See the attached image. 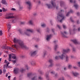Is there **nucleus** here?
Returning <instances> with one entry per match:
<instances>
[{"label": "nucleus", "mask_w": 80, "mask_h": 80, "mask_svg": "<svg viewBox=\"0 0 80 80\" xmlns=\"http://www.w3.org/2000/svg\"><path fill=\"white\" fill-rule=\"evenodd\" d=\"M58 56H56L55 57V59L56 60H58L60 58V59H63L65 58V52L63 51L61 52H58Z\"/></svg>", "instance_id": "f257e3e1"}, {"label": "nucleus", "mask_w": 80, "mask_h": 80, "mask_svg": "<svg viewBox=\"0 0 80 80\" xmlns=\"http://www.w3.org/2000/svg\"><path fill=\"white\" fill-rule=\"evenodd\" d=\"M12 15H13V13H9L6 16L5 18H6V19H10V18H14V17L12 16Z\"/></svg>", "instance_id": "f03ea898"}, {"label": "nucleus", "mask_w": 80, "mask_h": 80, "mask_svg": "<svg viewBox=\"0 0 80 80\" xmlns=\"http://www.w3.org/2000/svg\"><path fill=\"white\" fill-rule=\"evenodd\" d=\"M28 32H33V30L32 29H27L25 32V34L27 36H30V33Z\"/></svg>", "instance_id": "7ed1b4c3"}, {"label": "nucleus", "mask_w": 80, "mask_h": 80, "mask_svg": "<svg viewBox=\"0 0 80 80\" xmlns=\"http://www.w3.org/2000/svg\"><path fill=\"white\" fill-rule=\"evenodd\" d=\"M5 48H5L7 50H11V51L13 52V53H15V49H13V48H12L8 46V47H4Z\"/></svg>", "instance_id": "20e7f679"}, {"label": "nucleus", "mask_w": 80, "mask_h": 80, "mask_svg": "<svg viewBox=\"0 0 80 80\" xmlns=\"http://www.w3.org/2000/svg\"><path fill=\"white\" fill-rule=\"evenodd\" d=\"M27 47L26 46L24 45V43L22 41H21L20 42V48H22L23 49H24L25 48H26Z\"/></svg>", "instance_id": "39448f33"}, {"label": "nucleus", "mask_w": 80, "mask_h": 80, "mask_svg": "<svg viewBox=\"0 0 80 80\" xmlns=\"http://www.w3.org/2000/svg\"><path fill=\"white\" fill-rule=\"evenodd\" d=\"M13 41L14 43H16L19 45V46H20V40L16 39V38H14Z\"/></svg>", "instance_id": "423d86ee"}, {"label": "nucleus", "mask_w": 80, "mask_h": 80, "mask_svg": "<svg viewBox=\"0 0 80 80\" xmlns=\"http://www.w3.org/2000/svg\"><path fill=\"white\" fill-rule=\"evenodd\" d=\"M13 72L14 74H17L19 73V69L18 68H14Z\"/></svg>", "instance_id": "0eeeda50"}, {"label": "nucleus", "mask_w": 80, "mask_h": 80, "mask_svg": "<svg viewBox=\"0 0 80 80\" xmlns=\"http://www.w3.org/2000/svg\"><path fill=\"white\" fill-rule=\"evenodd\" d=\"M36 53H37V51H33L30 52L29 55L32 57L33 56H34V55H35Z\"/></svg>", "instance_id": "6e6552de"}, {"label": "nucleus", "mask_w": 80, "mask_h": 80, "mask_svg": "<svg viewBox=\"0 0 80 80\" xmlns=\"http://www.w3.org/2000/svg\"><path fill=\"white\" fill-rule=\"evenodd\" d=\"M26 3L28 5V6H27L28 8H29V9H31V8H32L31 7V3L30 2V1H28L26 2Z\"/></svg>", "instance_id": "1a4fd4ad"}, {"label": "nucleus", "mask_w": 80, "mask_h": 80, "mask_svg": "<svg viewBox=\"0 0 80 80\" xmlns=\"http://www.w3.org/2000/svg\"><path fill=\"white\" fill-rule=\"evenodd\" d=\"M72 74L75 77H77V76L79 75V73L77 72H72Z\"/></svg>", "instance_id": "9d476101"}, {"label": "nucleus", "mask_w": 80, "mask_h": 80, "mask_svg": "<svg viewBox=\"0 0 80 80\" xmlns=\"http://www.w3.org/2000/svg\"><path fill=\"white\" fill-rule=\"evenodd\" d=\"M9 64H10V63H8V64H5L4 66V67H5V68H12V66H8Z\"/></svg>", "instance_id": "9b49d317"}, {"label": "nucleus", "mask_w": 80, "mask_h": 80, "mask_svg": "<svg viewBox=\"0 0 80 80\" xmlns=\"http://www.w3.org/2000/svg\"><path fill=\"white\" fill-rule=\"evenodd\" d=\"M62 51L63 52L65 53H68V52H69L70 51V49H63L62 50Z\"/></svg>", "instance_id": "f8f14e48"}, {"label": "nucleus", "mask_w": 80, "mask_h": 80, "mask_svg": "<svg viewBox=\"0 0 80 80\" xmlns=\"http://www.w3.org/2000/svg\"><path fill=\"white\" fill-rule=\"evenodd\" d=\"M1 3L3 5H7V3L5 0H2L1 2Z\"/></svg>", "instance_id": "ddd939ff"}, {"label": "nucleus", "mask_w": 80, "mask_h": 80, "mask_svg": "<svg viewBox=\"0 0 80 80\" xmlns=\"http://www.w3.org/2000/svg\"><path fill=\"white\" fill-rule=\"evenodd\" d=\"M51 37H52V35H48L47 36V38H46L47 40L48 41V40L50 39V38H51Z\"/></svg>", "instance_id": "4468645a"}, {"label": "nucleus", "mask_w": 80, "mask_h": 80, "mask_svg": "<svg viewBox=\"0 0 80 80\" xmlns=\"http://www.w3.org/2000/svg\"><path fill=\"white\" fill-rule=\"evenodd\" d=\"M59 16L60 18H62V19L60 21V22H62V20H63V18H64V17H63V15L62 14L59 15Z\"/></svg>", "instance_id": "2eb2a0df"}, {"label": "nucleus", "mask_w": 80, "mask_h": 80, "mask_svg": "<svg viewBox=\"0 0 80 80\" xmlns=\"http://www.w3.org/2000/svg\"><path fill=\"white\" fill-rule=\"evenodd\" d=\"M33 21L32 20H30L29 21L28 23V25H33Z\"/></svg>", "instance_id": "dca6fc26"}, {"label": "nucleus", "mask_w": 80, "mask_h": 80, "mask_svg": "<svg viewBox=\"0 0 80 80\" xmlns=\"http://www.w3.org/2000/svg\"><path fill=\"white\" fill-rule=\"evenodd\" d=\"M7 26L8 28V31H9V30L10 29V28L11 27V25L9 24V23H8L7 24Z\"/></svg>", "instance_id": "f3484780"}, {"label": "nucleus", "mask_w": 80, "mask_h": 80, "mask_svg": "<svg viewBox=\"0 0 80 80\" xmlns=\"http://www.w3.org/2000/svg\"><path fill=\"white\" fill-rule=\"evenodd\" d=\"M46 5L48 7V8H52V7L50 4H47Z\"/></svg>", "instance_id": "a211bd4d"}, {"label": "nucleus", "mask_w": 80, "mask_h": 80, "mask_svg": "<svg viewBox=\"0 0 80 80\" xmlns=\"http://www.w3.org/2000/svg\"><path fill=\"white\" fill-rule=\"evenodd\" d=\"M72 42L75 43V44H77L78 43V42H77V40L76 39H73L72 40Z\"/></svg>", "instance_id": "6ab92c4d"}, {"label": "nucleus", "mask_w": 80, "mask_h": 80, "mask_svg": "<svg viewBox=\"0 0 80 80\" xmlns=\"http://www.w3.org/2000/svg\"><path fill=\"white\" fill-rule=\"evenodd\" d=\"M16 22H17V19L16 18L12 20V23H15Z\"/></svg>", "instance_id": "aec40b11"}, {"label": "nucleus", "mask_w": 80, "mask_h": 80, "mask_svg": "<svg viewBox=\"0 0 80 80\" xmlns=\"http://www.w3.org/2000/svg\"><path fill=\"white\" fill-rule=\"evenodd\" d=\"M51 4H52V7L55 8V3L54 2H53V1H51Z\"/></svg>", "instance_id": "412c9836"}, {"label": "nucleus", "mask_w": 80, "mask_h": 80, "mask_svg": "<svg viewBox=\"0 0 80 80\" xmlns=\"http://www.w3.org/2000/svg\"><path fill=\"white\" fill-rule=\"evenodd\" d=\"M65 34H67V32H64V33H62V37H66V36L65 35Z\"/></svg>", "instance_id": "4be33fe9"}, {"label": "nucleus", "mask_w": 80, "mask_h": 80, "mask_svg": "<svg viewBox=\"0 0 80 80\" xmlns=\"http://www.w3.org/2000/svg\"><path fill=\"white\" fill-rule=\"evenodd\" d=\"M2 11L3 12H7V11H8V9H5L4 8H2Z\"/></svg>", "instance_id": "5701e85b"}, {"label": "nucleus", "mask_w": 80, "mask_h": 80, "mask_svg": "<svg viewBox=\"0 0 80 80\" xmlns=\"http://www.w3.org/2000/svg\"><path fill=\"white\" fill-rule=\"evenodd\" d=\"M12 58H13V59H15V58H16L15 55L14 54H12Z\"/></svg>", "instance_id": "b1692460"}, {"label": "nucleus", "mask_w": 80, "mask_h": 80, "mask_svg": "<svg viewBox=\"0 0 80 80\" xmlns=\"http://www.w3.org/2000/svg\"><path fill=\"white\" fill-rule=\"evenodd\" d=\"M46 54H47V52H43V54L42 55V57H45V56L46 55Z\"/></svg>", "instance_id": "393cba45"}, {"label": "nucleus", "mask_w": 80, "mask_h": 80, "mask_svg": "<svg viewBox=\"0 0 80 80\" xmlns=\"http://www.w3.org/2000/svg\"><path fill=\"white\" fill-rule=\"evenodd\" d=\"M58 80H65V79L63 77H62L59 78Z\"/></svg>", "instance_id": "a878e982"}, {"label": "nucleus", "mask_w": 80, "mask_h": 80, "mask_svg": "<svg viewBox=\"0 0 80 80\" xmlns=\"http://www.w3.org/2000/svg\"><path fill=\"white\" fill-rule=\"evenodd\" d=\"M74 7H75L77 9L78 8V6L77 4H75L74 5Z\"/></svg>", "instance_id": "bb28decb"}, {"label": "nucleus", "mask_w": 80, "mask_h": 80, "mask_svg": "<svg viewBox=\"0 0 80 80\" xmlns=\"http://www.w3.org/2000/svg\"><path fill=\"white\" fill-rule=\"evenodd\" d=\"M58 45H55L54 46V50H57V48H58Z\"/></svg>", "instance_id": "cd10ccee"}, {"label": "nucleus", "mask_w": 80, "mask_h": 80, "mask_svg": "<svg viewBox=\"0 0 80 80\" xmlns=\"http://www.w3.org/2000/svg\"><path fill=\"white\" fill-rule=\"evenodd\" d=\"M24 71H25V70H23V69L22 68H21V73H23V72H24Z\"/></svg>", "instance_id": "c85d7f7f"}, {"label": "nucleus", "mask_w": 80, "mask_h": 80, "mask_svg": "<svg viewBox=\"0 0 80 80\" xmlns=\"http://www.w3.org/2000/svg\"><path fill=\"white\" fill-rule=\"evenodd\" d=\"M10 10H11L12 11H16V9L15 8H12Z\"/></svg>", "instance_id": "c756f323"}, {"label": "nucleus", "mask_w": 80, "mask_h": 80, "mask_svg": "<svg viewBox=\"0 0 80 80\" xmlns=\"http://www.w3.org/2000/svg\"><path fill=\"white\" fill-rule=\"evenodd\" d=\"M12 47L13 48H17V46H16V44H14V45H12Z\"/></svg>", "instance_id": "7c9ffc66"}, {"label": "nucleus", "mask_w": 80, "mask_h": 80, "mask_svg": "<svg viewBox=\"0 0 80 80\" xmlns=\"http://www.w3.org/2000/svg\"><path fill=\"white\" fill-rule=\"evenodd\" d=\"M72 12H73V11H72V10H71L70 12H68V14L66 15V16H68L69 13H72Z\"/></svg>", "instance_id": "2f4dec72"}, {"label": "nucleus", "mask_w": 80, "mask_h": 80, "mask_svg": "<svg viewBox=\"0 0 80 80\" xmlns=\"http://www.w3.org/2000/svg\"><path fill=\"white\" fill-rule=\"evenodd\" d=\"M32 80H37V77L35 76L34 77L32 78Z\"/></svg>", "instance_id": "473e14b6"}, {"label": "nucleus", "mask_w": 80, "mask_h": 80, "mask_svg": "<svg viewBox=\"0 0 80 80\" xmlns=\"http://www.w3.org/2000/svg\"><path fill=\"white\" fill-rule=\"evenodd\" d=\"M65 57H66V61H68V57L67 56H66Z\"/></svg>", "instance_id": "72a5a7b5"}, {"label": "nucleus", "mask_w": 80, "mask_h": 80, "mask_svg": "<svg viewBox=\"0 0 80 80\" xmlns=\"http://www.w3.org/2000/svg\"><path fill=\"white\" fill-rule=\"evenodd\" d=\"M46 26V25L45 24H43L41 25V27H45Z\"/></svg>", "instance_id": "f704fd0d"}, {"label": "nucleus", "mask_w": 80, "mask_h": 80, "mask_svg": "<svg viewBox=\"0 0 80 80\" xmlns=\"http://www.w3.org/2000/svg\"><path fill=\"white\" fill-rule=\"evenodd\" d=\"M31 64L32 65H35V62H31Z\"/></svg>", "instance_id": "c9c22d12"}, {"label": "nucleus", "mask_w": 80, "mask_h": 80, "mask_svg": "<svg viewBox=\"0 0 80 80\" xmlns=\"http://www.w3.org/2000/svg\"><path fill=\"white\" fill-rule=\"evenodd\" d=\"M25 68L27 70H28V65H26L25 66Z\"/></svg>", "instance_id": "e433bc0d"}, {"label": "nucleus", "mask_w": 80, "mask_h": 80, "mask_svg": "<svg viewBox=\"0 0 80 80\" xmlns=\"http://www.w3.org/2000/svg\"><path fill=\"white\" fill-rule=\"evenodd\" d=\"M3 35V33H2V31H0V36H1Z\"/></svg>", "instance_id": "4c0bfd02"}, {"label": "nucleus", "mask_w": 80, "mask_h": 80, "mask_svg": "<svg viewBox=\"0 0 80 80\" xmlns=\"http://www.w3.org/2000/svg\"><path fill=\"white\" fill-rule=\"evenodd\" d=\"M4 63H7V64H8V63L9 62H8V61H7V60H5L4 61Z\"/></svg>", "instance_id": "58836bf2"}, {"label": "nucleus", "mask_w": 80, "mask_h": 80, "mask_svg": "<svg viewBox=\"0 0 80 80\" xmlns=\"http://www.w3.org/2000/svg\"><path fill=\"white\" fill-rule=\"evenodd\" d=\"M3 73H5V72H6V69H4L3 70Z\"/></svg>", "instance_id": "ea45409f"}, {"label": "nucleus", "mask_w": 80, "mask_h": 80, "mask_svg": "<svg viewBox=\"0 0 80 80\" xmlns=\"http://www.w3.org/2000/svg\"><path fill=\"white\" fill-rule=\"evenodd\" d=\"M72 65H68L69 68H72Z\"/></svg>", "instance_id": "a19ab883"}, {"label": "nucleus", "mask_w": 80, "mask_h": 80, "mask_svg": "<svg viewBox=\"0 0 80 80\" xmlns=\"http://www.w3.org/2000/svg\"><path fill=\"white\" fill-rule=\"evenodd\" d=\"M51 73L52 75H54V74H55V72L54 71L51 72Z\"/></svg>", "instance_id": "79ce46f5"}, {"label": "nucleus", "mask_w": 80, "mask_h": 80, "mask_svg": "<svg viewBox=\"0 0 80 80\" xmlns=\"http://www.w3.org/2000/svg\"><path fill=\"white\" fill-rule=\"evenodd\" d=\"M2 69H0V75H2Z\"/></svg>", "instance_id": "37998d69"}, {"label": "nucleus", "mask_w": 80, "mask_h": 80, "mask_svg": "<svg viewBox=\"0 0 80 80\" xmlns=\"http://www.w3.org/2000/svg\"><path fill=\"white\" fill-rule=\"evenodd\" d=\"M11 56H12V55H11V54H10L9 55V59H11Z\"/></svg>", "instance_id": "c03bdc74"}, {"label": "nucleus", "mask_w": 80, "mask_h": 80, "mask_svg": "<svg viewBox=\"0 0 80 80\" xmlns=\"http://www.w3.org/2000/svg\"><path fill=\"white\" fill-rule=\"evenodd\" d=\"M18 32L19 33H20V29H18Z\"/></svg>", "instance_id": "a18cd8bd"}, {"label": "nucleus", "mask_w": 80, "mask_h": 80, "mask_svg": "<svg viewBox=\"0 0 80 80\" xmlns=\"http://www.w3.org/2000/svg\"><path fill=\"white\" fill-rule=\"evenodd\" d=\"M77 15L78 16H79L80 15V13L79 12H78L77 13Z\"/></svg>", "instance_id": "49530a36"}, {"label": "nucleus", "mask_w": 80, "mask_h": 80, "mask_svg": "<svg viewBox=\"0 0 80 80\" xmlns=\"http://www.w3.org/2000/svg\"><path fill=\"white\" fill-rule=\"evenodd\" d=\"M12 63H13V64H15V63H16V61H15V60L13 61H12Z\"/></svg>", "instance_id": "de8ad7c7"}, {"label": "nucleus", "mask_w": 80, "mask_h": 80, "mask_svg": "<svg viewBox=\"0 0 80 80\" xmlns=\"http://www.w3.org/2000/svg\"><path fill=\"white\" fill-rule=\"evenodd\" d=\"M52 59H50L49 60V62H50V63H52Z\"/></svg>", "instance_id": "09e8293b"}, {"label": "nucleus", "mask_w": 80, "mask_h": 80, "mask_svg": "<svg viewBox=\"0 0 80 80\" xmlns=\"http://www.w3.org/2000/svg\"><path fill=\"white\" fill-rule=\"evenodd\" d=\"M60 5H61V7H62V5H63V2H61Z\"/></svg>", "instance_id": "8fccbe9b"}, {"label": "nucleus", "mask_w": 80, "mask_h": 80, "mask_svg": "<svg viewBox=\"0 0 80 80\" xmlns=\"http://www.w3.org/2000/svg\"><path fill=\"white\" fill-rule=\"evenodd\" d=\"M63 28H66V26L65 25H63Z\"/></svg>", "instance_id": "3c124183"}, {"label": "nucleus", "mask_w": 80, "mask_h": 80, "mask_svg": "<svg viewBox=\"0 0 80 80\" xmlns=\"http://www.w3.org/2000/svg\"><path fill=\"white\" fill-rule=\"evenodd\" d=\"M78 65L79 67H80V62H78Z\"/></svg>", "instance_id": "603ef678"}, {"label": "nucleus", "mask_w": 80, "mask_h": 80, "mask_svg": "<svg viewBox=\"0 0 80 80\" xmlns=\"http://www.w3.org/2000/svg\"><path fill=\"white\" fill-rule=\"evenodd\" d=\"M36 30H37V32H40V29H37Z\"/></svg>", "instance_id": "864d4df0"}, {"label": "nucleus", "mask_w": 80, "mask_h": 80, "mask_svg": "<svg viewBox=\"0 0 80 80\" xmlns=\"http://www.w3.org/2000/svg\"><path fill=\"white\" fill-rule=\"evenodd\" d=\"M13 80H16V77H15L13 79Z\"/></svg>", "instance_id": "5fc2aeb1"}, {"label": "nucleus", "mask_w": 80, "mask_h": 80, "mask_svg": "<svg viewBox=\"0 0 80 80\" xmlns=\"http://www.w3.org/2000/svg\"><path fill=\"white\" fill-rule=\"evenodd\" d=\"M38 78H39V79H40V80H41V79H42V78L40 77H39Z\"/></svg>", "instance_id": "6e6d98bb"}, {"label": "nucleus", "mask_w": 80, "mask_h": 80, "mask_svg": "<svg viewBox=\"0 0 80 80\" xmlns=\"http://www.w3.org/2000/svg\"><path fill=\"white\" fill-rule=\"evenodd\" d=\"M57 27H58V28H60V26L57 25Z\"/></svg>", "instance_id": "4d7b16f0"}, {"label": "nucleus", "mask_w": 80, "mask_h": 80, "mask_svg": "<svg viewBox=\"0 0 80 80\" xmlns=\"http://www.w3.org/2000/svg\"><path fill=\"white\" fill-rule=\"evenodd\" d=\"M72 30H69V32H70V34H71V32H72Z\"/></svg>", "instance_id": "13d9d810"}, {"label": "nucleus", "mask_w": 80, "mask_h": 80, "mask_svg": "<svg viewBox=\"0 0 80 80\" xmlns=\"http://www.w3.org/2000/svg\"><path fill=\"white\" fill-rule=\"evenodd\" d=\"M3 11V10L2 9H0V12H2Z\"/></svg>", "instance_id": "bf43d9fd"}, {"label": "nucleus", "mask_w": 80, "mask_h": 80, "mask_svg": "<svg viewBox=\"0 0 80 80\" xmlns=\"http://www.w3.org/2000/svg\"><path fill=\"white\" fill-rule=\"evenodd\" d=\"M11 77V76H9L8 77V78H10Z\"/></svg>", "instance_id": "052dcab7"}, {"label": "nucleus", "mask_w": 80, "mask_h": 80, "mask_svg": "<svg viewBox=\"0 0 80 80\" xmlns=\"http://www.w3.org/2000/svg\"><path fill=\"white\" fill-rule=\"evenodd\" d=\"M8 74H6V77H8Z\"/></svg>", "instance_id": "680f3d73"}, {"label": "nucleus", "mask_w": 80, "mask_h": 80, "mask_svg": "<svg viewBox=\"0 0 80 80\" xmlns=\"http://www.w3.org/2000/svg\"><path fill=\"white\" fill-rule=\"evenodd\" d=\"M2 16V13H0V17H1V16Z\"/></svg>", "instance_id": "e2e57ef3"}, {"label": "nucleus", "mask_w": 80, "mask_h": 80, "mask_svg": "<svg viewBox=\"0 0 80 80\" xmlns=\"http://www.w3.org/2000/svg\"><path fill=\"white\" fill-rule=\"evenodd\" d=\"M71 58H73V56H71Z\"/></svg>", "instance_id": "0e129e2a"}, {"label": "nucleus", "mask_w": 80, "mask_h": 80, "mask_svg": "<svg viewBox=\"0 0 80 80\" xmlns=\"http://www.w3.org/2000/svg\"><path fill=\"white\" fill-rule=\"evenodd\" d=\"M3 57H7L6 55H4L3 56Z\"/></svg>", "instance_id": "69168bd1"}, {"label": "nucleus", "mask_w": 80, "mask_h": 80, "mask_svg": "<svg viewBox=\"0 0 80 80\" xmlns=\"http://www.w3.org/2000/svg\"><path fill=\"white\" fill-rule=\"evenodd\" d=\"M2 58H0V63L1 62V61H2Z\"/></svg>", "instance_id": "338daca9"}, {"label": "nucleus", "mask_w": 80, "mask_h": 80, "mask_svg": "<svg viewBox=\"0 0 80 80\" xmlns=\"http://www.w3.org/2000/svg\"><path fill=\"white\" fill-rule=\"evenodd\" d=\"M78 31H80V28H78Z\"/></svg>", "instance_id": "774afa93"}]
</instances>
